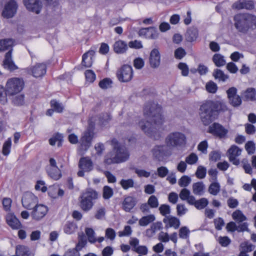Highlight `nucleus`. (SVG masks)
<instances>
[{"mask_svg":"<svg viewBox=\"0 0 256 256\" xmlns=\"http://www.w3.org/2000/svg\"><path fill=\"white\" fill-rule=\"evenodd\" d=\"M144 114L148 120L146 122H140L139 126L148 136L156 139L154 134H156V128L153 126L152 121L156 125L162 124L163 123L164 118L162 115V107L154 102H149L144 108Z\"/></svg>","mask_w":256,"mask_h":256,"instance_id":"nucleus-1","label":"nucleus"},{"mask_svg":"<svg viewBox=\"0 0 256 256\" xmlns=\"http://www.w3.org/2000/svg\"><path fill=\"white\" fill-rule=\"evenodd\" d=\"M110 142L114 150L116 151V154L113 152H110L106 154L104 157V163L110 165L121 163L127 160L129 158L130 154L125 146L120 144L116 138H113Z\"/></svg>","mask_w":256,"mask_h":256,"instance_id":"nucleus-2","label":"nucleus"},{"mask_svg":"<svg viewBox=\"0 0 256 256\" xmlns=\"http://www.w3.org/2000/svg\"><path fill=\"white\" fill-rule=\"evenodd\" d=\"M234 26L240 32L246 34L256 28V16L249 14H240L234 17Z\"/></svg>","mask_w":256,"mask_h":256,"instance_id":"nucleus-3","label":"nucleus"},{"mask_svg":"<svg viewBox=\"0 0 256 256\" xmlns=\"http://www.w3.org/2000/svg\"><path fill=\"white\" fill-rule=\"evenodd\" d=\"M98 198V192L89 189L83 192L80 198V206L84 212H88L93 207L94 201Z\"/></svg>","mask_w":256,"mask_h":256,"instance_id":"nucleus-4","label":"nucleus"},{"mask_svg":"<svg viewBox=\"0 0 256 256\" xmlns=\"http://www.w3.org/2000/svg\"><path fill=\"white\" fill-rule=\"evenodd\" d=\"M199 114L200 118L205 126L208 125L216 118L210 100L204 102L200 108Z\"/></svg>","mask_w":256,"mask_h":256,"instance_id":"nucleus-5","label":"nucleus"},{"mask_svg":"<svg viewBox=\"0 0 256 256\" xmlns=\"http://www.w3.org/2000/svg\"><path fill=\"white\" fill-rule=\"evenodd\" d=\"M165 143L170 148H182L186 143L185 134L180 132H173L169 134L165 138Z\"/></svg>","mask_w":256,"mask_h":256,"instance_id":"nucleus-6","label":"nucleus"},{"mask_svg":"<svg viewBox=\"0 0 256 256\" xmlns=\"http://www.w3.org/2000/svg\"><path fill=\"white\" fill-rule=\"evenodd\" d=\"M24 82L21 78H13L8 80L6 88L8 96H13L20 92L23 88Z\"/></svg>","mask_w":256,"mask_h":256,"instance_id":"nucleus-7","label":"nucleus"},{"mask_svg":"<svg viewBox=\"0 0 256 256\" xmlns=\"http://www.w3.org/2000/svg\"><path fill=\"white\" fill-rule=\"evenodd\" d=\"M116 76L120 82H129L132 80L134 76V72L132 66L128 64H124L118 70Z\"/></svg>","mask_w":256,"mask_h":256,"instance_id":"nucleus-8","label":"nucleus"},{"mask_svg":"<svg viewBox=\"0 0 256 256\" xmlns=\"http://www.w3.org/2000/svg\"><path fill=\"white\" fill-rule=\"evenodd\" d=\"M154 158L159 162H162L172 154L171 148L168 145H157L152 150Z\"/></svg>","mask_w":256,"mask_h":256,"instance_id":"nucleus-9","label":"nucleus"},{"mask_svg":"<svg viewBox=\"0 0 256 256\" xmlns=\"http://www.w3.org/2000/svg\"><path fill=\"white\" fill-rule=\"evenodd\" d=\"M38 203V198L32 192H26L22 196V206L26 209L30 210Z\"/></svg>","mask_w":256,"mask_h":256,"instance_id":"nucleus-10","label":"nucleus"},{"mask_svg":"<svg viewBox=\"0 0 256 256\" xmlns=\"http://www.w3.org/2000/svg\"><path fill=\"white\" fill-rule=\"evenodd\" d=\"M31 210L30 216L32 219L36 221H39L46 214L48 208L46 206L38 203Z\"/></svg>","mask_w":256,"mask_h":256,"instance_id":"nucleus-11","label":"nucleus"},{"mask_svg":"<svg viewBox=\"0 0 256 256\" xmlns=\"http://www.w3.org/2000/svg\"><path fill=\"white\" fill-rule=\"evenodd\" d=\"M18 9V4L14 0H10L5 5L2 12L4 18H12L16 14Z\"/></svg>","mask_w":256,"mask_h":256,"instance_id":"nucleus-12","label":"nucleus"},{"mask_svg":"<svg viewBox=\"0 0 256 256\" xmlns=\"http://www.w3.org/2000/svg\"><path fill=\"white\" fill-rule=\"evenodd\" d=\"M208 132L220 138H224L228 130L221 124L214 122L208 128Z\"/></svg>","mask_w":256,"mask_h":256,"instance_id":"nucleus-13","label":"nucleus"},{"mask_svg":"<svg viewBox=\"0 0 256 256\" xmlns=\"http://www.w3.org/2000/svg\"><path fill=\"white\" fill-rule=\"evenodd\" d=\"M228 98L230 104L234 107L240 106L242 104V99L238 95L237 89L235 87H231L226 90Z\"/></svg>","mask_w":256,"mask_h":256,"instance_id":"nucleus-14","label":"nucleus"},{"mask_svg":"<svg viewBox=\"0 0 256 256\" xmlns=\"http://www.w3.org/2000/svg\"><path fill=\"white\" fill-rule=\"evenodd\" d=\"M242 150L235 145H232L228 151L229 160L233 164L238 166L240 164L237 158L241 154Z\"/></svg>","mask_w":256,"mask_h":256,"instance_id":"nucleus-15","label":"nucleus"},{"mask_svg":"<svg viewBox=\"0 0 256 256\" xmlns=\"http://www.w3.org/2000/svg\"><path fill=\"white\" fill-rule=\"evenodd\" d=\"M23 2L28 10L36 14L40 12L42 4L40 0H23Z\"/></svg>","mask_w":256,"mask_h":256,"instance_id":"nucleus-16","label":"nucleus"},{"mask_svg":"<svg viewBox=\"0 0 256 256\" xmlns=\"http://www.w3.org/2000/svg\"><path fill=\"white\" fill-rule=\"evenodd\" d=\"M94 134L93 132L90 130H88L83 133L80 139V143L84 150H86L90 146Z\"/></svg>","mask_w":256,"mask_h":256,"instance_id":"nucleus-17","label":"nucleus"},{"mask_svg":"<svg viewBox=\"0 0 256 256\" xmlns=\"http://www.w3.org/2000/svg\"><path fill=\"white\" fill-rule=\"evenodd\" d=\"M12 49L9 50L6 54L3 61V66L4 68L10 71H14L18 69V67L15 64L12 58Z\"/></svg>","mask_w":256,"mask_h":256,"instance_id":"nucleus-18","label":"nucleus"},{"mask_svg":"<svg viewBox=\"0 0 256 256\" xmlns=\"http://www.w3.org/2000/svg\"><path fill=\"white\" fill-rule=\"evenodd\" d=\"M210 101L216 116L218 114L224 112L228 110L226 102L224 100Z\"/></svg>","mask_w":256,"mask_h":256,"instance_id":"nucleus-19","label":"nucleus"},{"mask_svg":"<svg viewBox=\"0 0 256 256\" xmlns=\"http://www.w3.org/2000/svg\"><path fill=\"white\" fill-rule=\"evenodd\" d=\"M46 67L44 64H38L30 68L28 72L32 73L35 78L43 76L46 73Z\"/></svg>","mask_w":256,"mask_h":256,"instance_id":"nucleus-20","label":"nucleus"},{"mask_svg":"<svg viewBox=\"0 0 256 256\" xmlns=\"http://www.w3.org/2000/svg\"><path fill=\"white\" fill-rule=\"evenodd\" d=\"M160 56L158 50L153 49L150 56V64L152 68H156L160 64Z\"/></svg>","mask_w":256,"mask_h":256,"instance_id":"nucleus-21","label":"nucleus"},{"mask_svg":"<svg viewBox=\"0 0 256 256\" xmlns=\"http://www.w3.org/2000/svg\"><path fill=\"white\" fill-rule=\"evenodd\" d=\"M138 34L146 38H156L158 36L156 30L153 27L142 28L140 30Z\"/></svg>","mask_w":256,"mask_h":256,"instance_id":"nucleus-22","label":"nucleus"},{"mask_svg":"<svg viewBox=\"0 0 256 256\" xmlns=\"http://www.w3.org/2000/svg\"><path fill=\"white\" fill-rule=\"evenodd\" d=\"M163 222L166 224V228H174L178 229L180 226V220L176 217L168 216L163 219Z\"/></svg>","mask_w":256,"mask_h":256,"instance_id":"nucleus-23","label":"nucleus"},{"mask_svg":"<svg viewBox=\"0 0 256 256\" xmlns=\"http://www.w3.org/2000/svg\"><path fill=\"white\" fill-rule=\"evenodd\" d=\"M136 199L132 196L126 197L122 202V208L126 212H130L136 205Z\"/></svg>","mask_w":256,"mask_h":256,"instance_id":"nucleus-24","label":"nucleus"},{"mask_svg":"<svg viewBox=\"0 0 256 256\" xmlns=\"http://www.w3.org/2000/svg\"><path fill=\"white\" fill-rule=\"evenodd\" d=\"M78 168L86 172H89L93 169V163L92 160L88 157L82 158L79 160Z\"/></svg>","mask_w":256,"mask_h":256,"instance_id":"nucleus-25","label":"nucleus"},{"mask_svg":"<svg viewBox=\"0 0 256 256\" xmlns=\"http://www.w3.org/2000/svg\"><path fill=\"white\" fill-rule=\"evenodd\" d=\"M232 8L237 10H241L243 8L252 10L254 8V3L252 0H240L234 2L232 4Z\"/></svg>","mask_w":256,"mask_h":256,"instance_id":"nucleus-26","label":"nucleus"},{"mask_svg":"<svg viewBox=\"0 0 256 256\" xmlns=\"http://www.w3.org/2000/svg\"><path fill=\"white\" fill-rule=\"evenodd\" d=\"M114 51L118 54H123L128 50L127 43L122 40L116 41L113 45Z\"/></svg>","mask_w":256,"mask_h":256,"instance_id":"nucleus-27","label":"nucleus"},{"mask_svg":"<svg viewBox=\"0 0 256 256\" xmlns=\"http://www.w3.org/2000/svg\"><path fill=\"white\" fill-rule=\"evenodd\" d=\"M6 221L8 224L12 229L18 230L21 226V223L16 217L12 214H8L6 216Z\"/></svg>","mask_w":256,"mask_h":256,"instance_id":"nucleus-28","label":"nucleus"},{"mask_svg":"<svg viewBox=\"0 0 256 256\" xmlns=\"http://www.w3.org/2000/svg\"><path fill=\"white\" fill-rule=\"evenodd\" d=\"M94 54L95 51L94 50H90L84 53L82 56V65L86 68L90 67L92 64V57Z\"/></svg>","mask_w":256,"mask_h":256,"instance_id":"nucleus-29","label":"nucleus"},{"mask_svg":"<svg viewBox=\"0 0 256 256\" xmlns=\"http://www.w3.org/2000/svg\"><path fill=\"white\" fill-rule=\"evenodd\" d=\"M208 204L207 198H202L196 200L194 197L191 198L190 205L194 206L198 210H202L205 208Z\"/></svg>","mask_w":256,"mask_h":256,"instance_id":"nucleus-30","label":"nucleus"},{"mask_svg":"<svg viewBox=\"0 0 256 256\" xmlns=\"http://www.w3.org/2000/svg\"><path fill=\"white\" fill-rule=\"evenodd\" d=\"M47 173L50 178L55 180H58L62 176L61 170L58 167L48 168Z\"/></svg>","mask_w":256,"mask_h":256,"instance_id":"nucleus-31","label":"nucleus"},{"mask_svg":"<svg viewBox=\"0 0 256 256\" xmlns=\"http://www.w3.org/2000/svg\"><path fill=\"white\" fill-rule=\"evenodd\" d=\"M198 36V30L194 27L188 28L185 35L186 40L189 42H192L196 40Z\"/></svg>","mask_w":256,"mask_h":256,"instance_id":"nucleus-32","label":"nucleus"},{"mask_svg":"<svg viewBox=\"0 0 256 256\" xmlns=\"http://www.w3.org/2000/svg\"><path fill=\"white\" fill-rule=\"evenodd\" d=\"M244 98L248 101L256 100V90L254 88H248L244 92Z\"/></svg>","mask_w":256,"mask_h":256,"instance_id":"nucleus-33","label":"nucleus"},{"mask_svg":"<svg viewBox=\"0 0 256 256\" xmlns=\"http://www.w3.org/2000/svg\"><path fill=\"white\" fill-rule=\"evenodd\" d=\"M193 193L197 196H202L204 192L205 186L202 182L194 183L192 186Z\"/></svg>","mask_w":256,"mask_h":256,"instance_id":"nucleus-34","label":"nucleus"},{"mask_svg":"<svg viewBox=\"0 0 256 256\" xmlns=\"http://www.w3.org/2000/svg\"><path fill=\"white\" fill-rule=\"evenodd\" d=\"M14 40L11 38L0 40V52L12 49Z\"/></svg>","mask_w":256,"mask_h":256,"instance_id":"nucleus-35","label":"nucleus"},{"mask_svg":"<svg viewBox=\"0 0 256 256\" xmlns=\"http://www.w3.org/2000/svg\"><path fill=\"white\" fill-rule=\"evenodd\" d=\"M156 220V217L154 214H149L146 216H142L139 220L138 224L142 226H146L154 222Z\"/></svg>","mask_w":256,"mask_h":256,"instance_id":"nucleus-36","label":"nucleus"},{"mask_svg":"<svg viewBox=\"0 0 256 256\" xmlns=\"http://www.w3.org/2000/svg\"><path fill=\"white\" fill-rule=\"evenodd\" d=\"M179 196L182 200H186L189 204H190L191 198L194 197L191 195L190 191L186 188L181 190L179 194Z\"/></svg>","mask_w":256,"mask_h":256,"instance_id":"nucleus-37","label":"nucleus"},{"mask_svg":"<svg viewBox=\"0 0 256 256\" xmlns=\"http://www.w3.org/2000/svg\"><path fill=\"white\" fill-rule=\"evenodd\" d=\"M232 218L236 222L238 223L242 222L246 220V217L243 214L240 210H236L233 212Z\"/></svg>","mask_w":256,"mask_h":256,"instance_id":"nucleus-38","label":"nucleus"},{"mask_svg":"<svg viewBox=\"0 0 256 256\" xmlns=\"http://www.w3.org/2000/svg\"><path fill=\"white\" fill-rule=\"evenodd\" d=\"M212 61L218 67L224 66L226 64L224 57L220 54H216L214 55Z\"/></svg>","mask_w":256,"mask_h":256,"instance_id":"nucleus-39","label":"nucleus"},{"mask_svg":"<svg viewBox=\"0 0 256 256\" xmlns=\"http://www.w3.org/2000/svg\"><path fill=\"white\" fill-rule=\"evenodd\" d=\"M77 228V226L74 222H68L64 228V231L66 234H72L74 232Z\"/></svg>","mask_w":256,"mask_h":256,"instance_id":"nucleus-40","label":"nucleus"},{"mask_svg":"<svg viewBox=\"0 0 256 256\" xmlns=\"http://www.w3.org/2000/svg\"><path fill=\"white\" fill-rule=\"evenodd\" d=\"M213 76L215 79H218L219 81L225 82L228 78V76L224 74V73L220 70L216 69L213 72Z\"/></svg>","mask_w":256,"mask_h":256,"instance_id":"nucleus-41","label":"nucleus"},{"mask_svg":"<svg viewBox=\"0 0 256 256\" xmlns=\"http://www.w3.org/2000/svg\"><path fill=\"white\" fill-rule=\"evenodd\" d=\"M220 187L219 183L214 181L210 185L208 192L212 195L216 196L220 191Z\"/></svg>","mask_w":256,"mask_h":256,"instance_id":"nucleus-42","label":"nucleus"},{"mask_svg":"<svg viewBox=\"0 0 256 256\" xmlns=\"http://www.w3.org/2000/svg\"><path fill=\"white\" fill-rule=\"evenodd\" d=\"M120 184L123 188V189L126 190L130 188H133L134 186V181L132 178H129L127 180L122 179L120 181Z\"/></svg>","mask_w":256,"mask_h":256,"instance_id":"nucleus-43","label":"nucleus"},{"mask_svg":"<svg viewBox=\"0 0 256 256\" xmlns=\"http://www.w3.org/2000/svg\"><path fill=\"white\" fill-rule=\"evenodd\" d=\"M86 234L88 236V240L90 243H94L96 242L95 238V232L92 228H87L85 230Z\"/></svg>","mask_w":256,"mask_h":256,"instance_id":"nucleus-44","label":"nucleus"},{"mask_svg":"<svg viewBox=\"0 0 256 256\" xmlns=\"http://www.w3.org/2000/svg\"><path fill=\"white\" fill-rule=\"evenodd\" d=\"M12 103L16 106H22L24 104V96L20 94L12 98Z\"/></svg>","mask_w":256,"mask_h":256,"instance_id":"nucleus-45","label":"nucleus"},{"mask_svg":"<svg viewBox=\"0 0 256 256\" xmlns=\"http://www.w3.org/2000/svg\"><path fill=\"white\" fill-rule=\"evenodd\" d=\"M7 96L8 94L6 92V88H4L2 86L0 85V102L4 104L8 102Z\"/></svg>","mask_w":256,"mask_h":256,"instance_id":"nucleus-46","label":"nucleus"},{"mask_svg":"<svg viewBox=\"0 0 256 256\" xmlns=\"http://www.w3.org/2000/svg\"><path fill=\"white\" fill-rule=\"evenodd\" d=\"M160 214L164 216V218L168 216V214H170V206L166 204H162L158 208Z\"/></svg>","mask_w":256,"mask_h":256,"instance_id":"nucleus-47","label":"nucleus"},{"mask_svg":"<svg viewBox=\"0 0 256 256\" xmlns=\"http://www.w3.org/2000/svg\"><path fill=\"white\" fill-rule=\"evenodd\" d=\"M50 106L52 110L57 112L60 113L63 111L64 107L62 104L56 100H52L50 101Z\"/></svg>","mask_w":256,"mask_h":256,"instance_id":"nucleus-48","label":"nucleus"},{"mask_svg":"<svg viewBox=\"0 0 256 256\" xmlns=\"http://www.w3.org/2000/svg\"><path fill=\"white\" fill-rule=\"evenodd\" d=\"M112 80L109 78H105L100 80L98 84L100 87L102 89H107L112 87Z\"/></svg>","mask_w":256,"mask_h":256,"instance_id":"nucleus-49","label":"nucleus"},{"mask_svg":"<svg viewBox=\"0 0 256 256\" xmlns=\"http://www.w3.org/2000/svg\"><path fill=\"white\" fill-rule=\"evenodd\" d=\"M191 182V178L188 176H183L178 180V184L180 187H186Z\"/></svg>","mask_w":256,"mask_h":256,"instance_id":"nucleus-50","label":"nucleus"},{"mask_svg":"<svg viewBox=\"0 0 256 256\" xmlns=\"http://www.w3.org/2000/svg\"><path fill=\"white\" fill-rule=\"evenodd\" d=\"M12 145V140L10 138H8L4 144L2 146V154L4 156H8L10 150Z\"/></svg>","mask_w":256,"mask_h":256,"instance_id":"nucleus-51","label":"nucleus"},{"mask_svg":"<svg viewBox=\"0 0 256 256\" xmlns=\"http://www.w3.org/2000/svg\"><path fill=\"white\" fill-rule=\"evenodd\" d=\"M206 173V168L203 166H200L197 168L196 176L198 178L202 179L205 178Z\"/></svg>","mask_w":256,"mask_h":256,"instance_id":"nucleus-52","label":"nucleus"},{"mask_svg":"<svg viewBox=\"0 0 256 256\" xmlns=\"http://www.w3.org/2000/svg\"><path fill=\"white\" fill-rule=\"evenodd\" d=\"M132 170H134L135 173L140 178L144 177L147 178L150 175V172H147L144 170L140 169L137 168H134Z\"/></svg>","mask_w":256,"mask_h":256,"instance_id":"nucleus-53","label":"nucleus"},{"mask_svg":"<svg viewBox=\"0 0 256 256\" xmlns=\"http://www.w3.org/2000/svg\"><path fill=\"white\" fill-rule=\"evenodd\" d=\"M198 160V157L194 153H191L188 156L186 157L185 160V162L186 164L190 165L196 164Z\"/></svg>","mask_w":256,"mask_h":256,"instance_id":"nucleus-54","label":"nucleus"},{"mask_svg":"<svg viewBox=\"0 0 256 256\" xmlns=\"http://www.w3.org/2000/svg\"><path fill=\"white\" fill-rule=\"evenodd\" d=\"M148 203L152 208H158L159 204L158 199L154 195H152L148 198Z\"/></svg>","mask_w":256,"mask_h":256,"instance_id":"nucleus-55","label":"nucleus"},{"mask_svg":"<svg viewBox=\"0 0 256 256\" xmlns=\"http://www.w3.org/2000/svg\"><path fill=\"white\" fill-rule=\"evenodd\" d=\"M114 194L113 190L108 186H104L103 188V198L108 200Z\"/></svg>","mask_w":256,"mask_h":256,"instance_id":"nucleus-56","label":"nucleus"},{"mask_svg":"<svg viewBox=\"0 0 256 256\" xmlns=\"http://www.w3.org/2000/svg\"><path fill=\"white\" fill-rule=\"evenodd\" d=\"M245 148L249 154H254L256 150L254 142L252 141H248L245 144Z\"/></svg>","mask_w":256,"mask_h":256,"instance_id":"nucleus-57","label":"nucleus"},{"mask_svg":"<svg viewBox=\"0 0 256 256\" xmlns=\"http://www.w3.org/2000/svg\"><path fill=\"white\" fill-rule=\"evenodd\" d=\"M178 68L181 70L182 75L184 76H186L188 74L189 68L188 66L184 62H180L178 64Z\"/></svg>","mask_w":256,"mask_h":256,"instance_id":"nucleus-58","label":"nucleus"},{"mask_svg":"<svg viewBox=\"0 0 256 256\" xmlns=\"http://www.w3.org/2000/svg\"><path fill=\"white\" fill-rule=\"evenodd\" d=\"M240 251L248 253L252 252L254 250V246L252 244L248 242L242 243L240 245Z\"/></svg>","mask_w":256,"mask_h":256,"instance_id":"nucleus-59","label":"nucleus"},{"mask_svg":"<svg viewBox=\"0 0 256 256\" xmlns=\"http://www.w3.org/2000/svg\"><path fill=\"white\" fill-rule=\"evenodd\" d=\"M85 76L86 80L90 82H94L96 78V74L94 71L90 70H86L85 72Z\"/></svg>","mask_w":256,"mask_h":256,"instance_id":"nucleus-60","label":"nucleus"},{"mask_svg":"<svg viewBox=\"0 0 256 256\" xmlns=\"http://www.w3.org/2000/svg\"><path fill=\"white\" fill-rule=\"evenodd\" d=\"M206 90L210 93L214 94L218 90V86L216 84L213 82H208L206 86Z\"/></svg>","mask_w":256,"mask_h":256,"instance_id":"nucleus-61","label":"nucleus"},{"mask_svg":"<svg viewBox=\"0 0 256 256\" xmlns=\"http://www.w3.org/2000/svg\"><path fill=\"white\" fill-rule=\"evenodd\" d=\"M242 168L246 173L251 174L252 172V168L248 163V160L244 159L242 161Z\"/></svg>","mask_w":256,"mask_h":256,"instance_id":"nucleus-62","label":"nucleus"},{"mask_svg":"<svg viewBox=\"0 0 256 256\" xmlns=\"http://www.w3.org/2000/svg\"><path fill=\"white\" fill-rule=\"evenodd\" d=\"M190 232L187 227L182 226L179 230V236L182 238L186 239L188 237Z\"/></svg>","mask_w":256,"mask_h":256,"instance_id":"nucleus-63","label":"nucleus"},{"mask_svg":"<svg viewBox=\"0 0 256 256\" xmlns=\"http://www.w3.org/2000/svg\"><path fill=\"white\" fill-rule=\"evenodd\" d=\"M188 211V208L183 204H178L176 206V212L178 216L185 214Z\"/></svg>","mask_w":256,"mask_h":256,"instance_id":"nucleus-64","label":"nucleus"}]
</instances>
